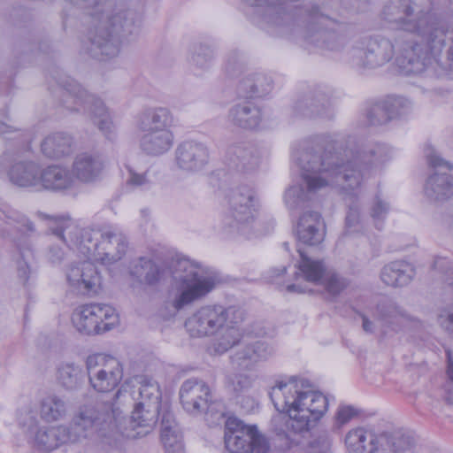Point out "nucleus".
Here are the masks:
<instances>
[{"label": "nucleus", "instance_id": "nucleus-17", "mask_svg": "<svg viewBox=\"0 0 453 453\" xmlns=\"http://www.w3.org/2000/svg\"><path fill=\"white\" fill-rule=\"evenodd\" d=\"M174 162L179 170L188 173H197L208 164L209 150L202 142L184 141L175 149Z\"/></svg>", "mask_w": 453, "mask_h": 453}, {"label": "nucleus", "instance_id": "nucleus-26", "mask_svg": "<svg viewBox=\"0 0 453 453\" xmlns=\"http://www.w3.org/2000/svg\"><path fill=\"white\" fill-rule=\"evenodd\" d=\"M424 192L434 202H445L453 196V177L446 173L435 171L427 178Z\"/></svg>", "mask_w": 453, "mask_h": 453}, {"label": "nucleus", "instance_id": "nucleus-28", "mask_svg": "<svg viewBox=\"0 0 453 453\" xmlns=\"http://www.w3.org/2000/svg\"><path fill=\"white\" fill-rule=\"evenodd\" d=\"M56 379L61 388L75 392L82 388L85 376L82 367L74 362H62L56 371Z\"/></svg>", "mask_w": 453, "mask_h": 453}, {"label": "nucleus", "instance_id": "nucleus-2", "mask_svg": "<svg viewBox=\"0 0 453 453\" xmlns=\"http://www.w3.org/2000/svg\"><path fill=\"white\" fill-rule=\"evenodd\" d=\"M388 149L342 134H325L314 147L303 150L296 163L302 183L292 186L284 200L290 210L301 208L319 191L327 188L354 196L372 175L375 165L384 162Z\"/></svg>", "mask_w": 453, "mask_h": 453}, {"label": "nucleus", "instance_id": "nucleus-30", "mask_svg": "<svg viewBox=\"0 0 453 453\" xmlns=\"http://www.w3.org/2000/svg\"><path fill=\"white\" fill-rule=\"evenodd\" d=\"M73 150V138L64 132L50 134L41 143L42 154L51 159H58L68 156Z\"/></svg>", "mask_w": 453, "mask_h": 453}, {"label": "nucleus", "instance_id": "nucleus-5", "mask_svg": "<svg viewBox=\"0 0 453 453\" xmlns=\"http://www.w3.org/2000/svg\"><path fill=\"white\" fill-rule=\"evenodd\" d=\"M243 320L244 312L238 307L208 304L192 313L185 321V327L192 337L217 335L213 348L223 354L240 342L239 325Z\"/></svg>", "mask_w": 453, "mask_h": 453}, {"label": "nucleus", "instance_id": "nucleus-16", "mask_svg": "<svg viewBox=\"0 0 453 453\" xmlns=\"http://www.w3.org/2000/svg\"><path fill=\"white\" fill-rule=\"evenodd\" d=\"M67 290L78 296H96L102 287L98 268L90 261L71 263L65 267Z\"/></svg>", "mask_w": 453, "mask_h": 453}, {"label": "nucleus", "instance_id": "nucleus-39", "mask_svg": "<svg viewBox=\"0 0 453 453\" xmlns=\"http://www.w3.org/2000/svg\"><path fill=\"white\" fill-rule=\"evenodd\" d=\"M212 49L202 43L195 44L191 53V64L199 70L209 69L213 62Z\"/></svg>", "mask_w": 453, "mask_h": 453}, {"label": "nucleus", "instance_id": "nucleus-33", "mask_svg": "<svg viewBox=\"0 0 453 453\" xmlns=\"http://www.w3.org/2000/svg\"><path fill=\"white\" fill-rule=\"evenodd\" d=\"M68 413L66 401L56 394L44 396L40 402V417L46 423L64 419Z\"/></svg>", "mask_w": 453, "mask_h": 453}, {"label": "nucleus", "instance_id": "nucleus-18", "mask_svg": "<svg viewBox=\"0 0 453 453\" xmlns=\"http://www.w3.org/2000/svg\"><path fill=\"white\" fill-rule=\"evenodd\" d=\"M300 260L297 264L296 273V283L287 286L288 292L305 293L308 291L306 287H303L298 281L303 280L312 284H319L326 273L327 272L324 262L320 259H315L307 256L301 249H298Z\"/></svg>", "mask_w": 453, "mask_h": 453}, {"label": "nucleus", "instance_id": "nucleus-45", "mask_svg": "<svg viewBox=\"0 0 453 453\" xmlns=\"http://www.w3.org/2000/svg\"><path fill=\"white\" fill-rule=\"evenodd\" d=\"M389 211L388 203L384 201L380 196H377L371 210V216L375 221V226L380 229L383 225V220Z\"/></svg>", "mask_w": 453, "mask_h": 453}, {"label": "nucleus", "instance_id": "nucleus-38", "mask_svg": "<svg viewBox=\"0 0 453 453\" xmlns=\"http://www.w3.org/2000/svg\"><path fill=\"white\" fill-rule=\"evenodd\" d=\"M134 380L140 385L139 402H143L146 405L159 407L161 393L157 382L145 375L136 376Z\"/></svg>", "mask_w": 453, "mask_h": 453}, {"label": "nucleus", "instance_id": "nucleus-36", "mask_svg": "<svg viewBox=\"0 0 453 453\" xmlns=\"http://www.w3.org/2000/svg\"><path fill=\"white\" fill-rule=\"evenodd\" d=\"M273 80L265 73L248 74L240 82V90L250 96H264L271 92Z\"/></svg>", "mask_w": 453, "mask_h": 453}, {"label": "nucleus", "instance_id": "nucleus-46", "mask_svg": "<svg viewBox=\"0 0 453 453\" xmlns=\"http://www.w3.org/2000/svg\"><path fill=\"white\" fill-rule=\"evenodd\" d=\"M19 252L23 261L19 262L18 276L25 284L29 278L30 269L28 266V260L33 257V251L30 247H27V249L19 247Z\"/></svg>", "mask_w": 453, "mask_h": 453}, {"label": "nucleus", "instance_id": "nucleus-55", "mask_svg": "<svg viewBox=\"0 0 453 453\" xmlns=\"http://www.w3.org/2000/svg\"><path fill=\"white\" fill-rule=\"evenodd\" d=\"M448 356V368H447V374L450 380L453 381V360L449 354V352H447Z\"/></svg>", "mask_w": 453, "mask_h": 453}, {"label": "nucleus", "instance_id": "nucleus-15", "mask_svg": "<svg viewBox=\"0 0 453 453\" xmlns=\"http://www.w3.org/2000/svg\"><path fill=\"white\" fill-rule=\"evenodd\" d=\"M114 415L119 417L121 421L117 426V433L119 434V446L126 439H136L148 434L155 426L159 414V407L146 405L143 402H138L129 418L122 415L119 408H114Z\"/></svg>", "mask_w": 453, "mask_h": 453}, {"label": "nucleus", "instance_id": "nucleus-29", "mask_svg": "<svg viewBox=\"0 0 453 453\" xmlns=\"http://www.w3.org/2000/svg\"><path fill=\"white\" fill-rule=\"evenodd\" d=\"M161 441L165 453H185L181 432L170 411L163 413L162 416Z\"/></svg>", "mask_w": 453, "mask_h": 453}, {"label": "nucleus", "instance_id": "nucleus-49", "mask_svg": "<svg viewBox=\"0 0 453 453\" xmlns=\"http://www.w3.org/2000/svg\"><path fill=\"white\" fill-rule=\"evenodd\" d=\"M360 223L359 206L356 203L349 205V211L346 216V226L349 231L355 232L358 230Z\"/></svg>", "mask_w": 453, "mask_h": 453}, {"label": "nucleus", "instance_id": "nucleus-37", "mask_svg": "<svg viewBox=\"0 0 453 453\" xmlns=\"http://www.w3.org/2000/svg\"><path fill=\"white\" fill-rule=\"evenodd\" d=\"M49 229L51 231L53 237H55L57 240L51 242L46 251V258L48 262H50L52 265H60L64 259L66 257L67 251L66 248L69 250H73L65 242H64L59 235H58L53 231V226H56V221L60 220H65V219H71L70 218H65V217H50L49 218ZM73 250H76V249H73Z\"/></svg>", "mask_w": 453, "mask_h": 453}, {"label": "nucleus", "instance_id": "nucleus-52", "mask_svg": "<svg viewBox=\"0 0 453 453\" xmlns=\"http://www.w3.org/2000/svg\"><path fill=\"white\" fill-rule=\"evenodd\" d=\"M13 134V138H21L23 132L20 128L12 125L6 124L0 121V135L5 136L7 139H11L10 135Z\"/></svg>", "mask_w": 453, "mask_h": 453}, {"label": "nucleus", "instance_id": "nucleus-53", "mask_svg": "<svg viewBox=\"0 0 453 453\" xmlns=\"http://www.w3.org/2000/svg\"><path fill=\"white\" fill-rule=\"evenodd\" d=\"M129 179L127 182L136 187H142L149 183L146 173H137L134 170L129 169Z\"/></svg>", "mask_w": 453, "mask_h": 453}, {"label": "nucleus", "instance_id": "nucleus-23", "mask_svg": "<svg viewBox=\"0 0 453 453\" xmlns=\"http://www.w3.org/2000/svg\"><path fill=\"white\" fill-rule=\"evenodd\" d=\"M296 236L303 244L315 246L325 237V225L319 212L306 211L300 217L296 226Z\"/></svg>", "mask_w": 453, "mask_h": 453}, {"label": "nucleus", "instance_id": "nucleus-41", "mask_svg": "<svg viewBox=\"0 0 453 453\" xmlns=\"http://www.w3.org/2000/svg\"><path fill=\"white\" fill-rule=\"evenodd\" d=\"M319 284L328 295L336 296L348 287L349 281L334 271H327Z\"/></svg>", "mask_w": 453, "mask_h": 453}, {"label": "nucleus", "instance_id": "nucleus-22", "mask_svg": "<svg viewBox=\"0 0 453 453\" xmlns=\"http://www.w3.org/2000/svg\"><path fill=\"white\" fill-rule=\"evenodd\" d=\"M229 122L242 129H255L263 119L261 107L252 100H243L234 104L228 111Z\"/></svg>", "mask_w": 453, "mask_h": 453}, {"label": "nucleus", "instance_id": "nucleus-58", "mask_svg": "<svg viewBox=\"0 0 453 453\" xmlns=\"http://www.w3.org/2000/svg\"><path fill=\"white\" fill-rule=\"evenodd\" d=\"M436 408H437V405H436V404H432V410H433V411H435V410H436Z\"/></svg>", "mask_w": 453, "mask_h": 453}, {"label": "nucleus", "instance_id": "nucleus-13", "mask_svg": "<svg viewBox=\"0 0 453 453\" xmlns=\"http://www.w3.org/2000/svg\"><path fill=\"white\" fill-rule=\"evenodd\" d=\"M86 373L91 388L97 393L112 391L123 378V367L113 357L92 354L85 360Z\"/></svg>", "mask_w": 453, "mask_h": 453}, {"label": "nucleus", "instance_id": "nucleus-42", "mask_svg": "<svg viewBox=\"0 0 453 453\" xmlns=\"http://www.w3.org/2000/svg\"><path fill=\"white\" fill-rule=\"evenodd\" d=\"M391 119L408 114L411 108V103L401 96H388L384 99Z\"/></svg>", "mask_w": 453, "mask_h": 453}, {"label": "nucleus", "instance_id": "nucleus-9", "mask_svg": "<svg viewBox=\"0 0 453 453\" xmlns=\"http://www.w3.org/2000/svg\"><path fill=\"white\" fill-rule=\"evenodd\" d=\"M173 123V115L167 108L157 107L142 111L135 124L140 133L141 150L152 156L168 151L173 143V134L170 129Z\"/></svg>", "mask_w": 453, "mask_h": 453}, {"label": "nucleus", "instance_id": "nucleus-57", "mask_svg": "<svg viewBox=\"0 0 453 453\" xmlns=\"http://www.w3.org/2000/svg\"><path fill=\"white\" fill-rule=\"evenodd\" d=\"M287 268L286 266H281L280 269H276L275 271L277 272V276H280L281 274H283L285 272H286Z\"/></svg>", "mask_w": 453, "mask_h": 453}, {"label": "nucleus", "instance_id": "nucleus-19", "mask_svg": "<svg viewBox=\"0 0 453 453\" xmlns=\"http://www.w3.org/2000/svg\"><path fill=\"white\" fill-rule=\"evenodd\" d=\"M210 398V388L202 380L189 379L180 387V403L184 410L189 413L197 414L206 410Z\"/></svg>", "mask_w": 453, "mask_h": 453}, {"label": "nucleus", "instance_id": "nucleus-47", "mask_svg": "<svg viewBox=\"0 0 453 453\" xmlns=\"http://www.w3.org/2000/svg\"><path fill=\"white\" fill-rule=\"evenodd\" d=\"M357 416V411L352 406H340L335 414V423L338 427L348 424L351 419Z\"/></svg>", "mask_w": 453, "mask_h": 453}, {"label": "nucleus", "instance_id": "nucleus-1", "mask_svg": "<svg viewBox=\"0 0 453 453\" xmlns=\"http://www.w3.org/2000/svg\"><path fill=\"white\" fill-rule=\"evenodd\" d=\"M431 0H390L381 17L398 31L394 40L361 39L352 49L353 65L370 70L394 59L405 75H440L453 70V28L431 12Z\"/></svg>", "mask_w": 453, "mask_h": 453}, {"label": "nucleus", "instance_id": "nucleus-54", "mask_svg": "<svg viewBox=\"0 0 453 453\" xmlns=\"http://www.w3.org/2000/svg\"><path fill=\"white\" fill-rule=\"evenodd\" d=\"M362 320H363V323H362V326H363V329L366 332V333H373L374 332V325L372 323V321H371L366 316H362Z\"/></svg>", "mask_w": 453, "mask_h": 453}, {"label": "nucleus", "instance_id": "nucleus-21", "mask_svg": "<svg viewBox=\"0 0 453 453\" xmlns=\"http://www.w3.org/2000/svg\"><path fill=\"white\" fill-rule=\"evenodd\" d=\"M273 349L265 341H255L242 346L231 357L234 365L241 370L251 371L259 363L267 360Z\"/></svg>", "mask_w": 453, "mask_h": 453}, {"label": "nucleus", "instance_id": "nucleus-10", "mask_svg": "<svg viewBox=\"0 0 453 453\" xmlns=\"http://www.w3.org/2000/svg\"><path fill=\"white\" fill-rule=\"evenodd\" d=\"M344 444L348 453H409L411 440L401 433H376L374 430L357 426L345 435Z\"/></svg>", "mask_w": 453, "mask_h": 453}, {"label": "nucleus", "instance_id": "nucleus-11", "mask_svg": "<svg viewBox=\"0 0 453 453\" xmlns=\"http://www.w3.org/2000/svg\"><path fill=\"white\" fill-rule=\"evenodd\" d=\"M62 104L70 111L88 114L93 123L109 139L113 133V122L104 102L88 93L79 84L62 89Z\"/></svg>", "mask_w": 453, "mask_h": 453}, {"label": "nucleus", "instance_id": "nucleus-48", "mask_svg": "<svg viewBox=\"0 0 453 453\" xmlns=\"http://www.w3.org/2000/svg\"><path fill=\"white\" fill-rule=\"evenodd\" d=\"M438 323L447 334L453 336V305L440 312Z\"/></svg>", "mask_w": 453, "mask_h": 453}, {"label": "nucleus", "instance_id": "nucleus-24", "mask_svg": "<svg viewBox=\"0 0 453 453\" xmlns=\"http://www.w3.org/2000/svg\"><path fill=\"white\" fill-rule=\"evenodd\" d=\"M297 115L305 118H331L329 100L322 93H310L298 99L294 106Z\"/></svg>", "mask_w": 453, "mask_h": 453}, {"label": "nucleus", "instance_id": "nucleus-12", "mask_svg": "<svg viewBox=\"0 0 453 453\" xmlns=\"http://www.w3.org/2000/svg\"><path fill=\"white\" fill-rule=\"evenodd\" d=\"M113 307L91 303L76 307L71 316L73 327L83 335H96L110 331L118 324Z\"/></svg>", "mask_w": 453, "mask_h": 453}, {"label": "nucleus", "instance_id": "nucleus-43", "mask_svg": "<svg viewBox=\"0 0 453 453\" xmlns=\"http://www.w3.org/2000/svg\"><path fill=\"white\" fill-rule=\"evenodd\" d=\"M367 119L371 125H383L391 120L385 100L377 102L370 107Z\"/></svg>", "mask_w": 453, "mask_h": 453}, {"label": "nucleus", "instance_id": "nucleus-25", "mask_svg": "<svg viewBox=\"0 0 453 453\" xmlns=\"http://www.w3.org/2000/svg\"><path fill=\"white\" fill-rule=\"evenodd\" d=\"M75 184L72 171L65 167L53 165L42 169L40 188L65 191L73 188Z\"/></svg>", "mask_w": 453, "mask_h": 453}, {"label": "nucleus", "instance_id": "nucleus-32", "mask_svg": "<svg viewBox=\"0 0 453 453\" xmlns=\"http://www.w3.org/2000/svg\"><path fill=\"white\" fill-rule=\"evenodd\" d=\"M227 156L233 166L242 172L255 170L259 163L257 150L249 145H233L228 149Z\"/></svg>", "mask_w": 453, "mask_h": 453}, {"label": "nucleus", "instance_id": "nucleus-7", "mask_svg": "<svg viewBox=\"0 0 453 453\" xmlns=\"http://www.w3.org/2000/svg\"><path fill=\"white\" fill-rule=\"evenodd\" d=\"M259 201L256 192L249 187L232 190L227 196V207L221 219V231L230 237L251 239L265 234L257 227V217Z\"/></svg>", "mask_w": 453, "mask_h": 453}, {"label": "nucleus", "instance_id": "nucleus-8", "mask_svg": "<svg viewBox=\"0 0 453 453\" xmlns=\"http://www.w3.org/2000/svg\"><path fill=\"white\" fill-rule=\"evenodd\" d=\"M173 276L180 286L169 303L179 311L208 296L219 282L211 272H203L200 265L189 258H180L173 266Z\"/></svg>", "mask_w": 453, "mask_h": 453}, {"label": "nucleus", "instance_id": "nucleus-20", "mask_svg": "<svg viewBox=\"0 0 453 453\" xmlns=\"http://www.w3.org/2000/svg\"><path fill=\"white\" fill-rule=\"evenodd\" d=\"M104 162L99 154L82 152L75 156L71 171L75 182L90 184L100 179Z\"/></svg>", "mask_w": 453, "mask_h": 453}, {"label": "nucleus", "instance_id": "nucleus-50", "mask_svg": "<svg viewBox=\"0 0 453 453\" xmlns=\"http://www.w3.org/2000/svg\"><path fill=\"white\" fill-rule=\"evenodd\" d=\"M19 422L20 426L27 428L29 431L36 428L39 424L36 412L32 410H28L20 413L19 417Z\"/></svg>", "mask_w": 453, "mask_h": 453}, {"label": "nucleus", "instance_id": "nucleus-6", "mask_svg": "<svg viewBox=\"0 0 453 453\" xmlns=\"http://www.w3.org/2000/svg\"><path fill=\"white\" fill-rule=\"evenodd\" d=\"M114 414V407L111 404L81 406L73 415L70 423L65 425L71 444L98 440L103 445L119 447L117 426L121 419Z\"/></svg>", "mask_w": 453, "mask_h": 453}, {"label": "nucleus", "instance_id": "nucleus-44", "mask_svg": "<svg viewBox=\"0 0 453 453\" xmlns=\"http://www.w3.org/2000/svg\"><path fill=\"white\" fill-rule=\"evenodd\" d=\"M7 223L13 225L18 230L27 233H34L35 231L34 224L20 212L9 209L5 212Z\"/></svg>", "mask_w": 453, "mask_h": 453}, {"label": "nucleus", "instance_id": "nucleus-56", "mask_svg": "<svg viewBox=\"0 0 453 453\" xmlns=\"http://www.w3.org/2000/svg\"><path fill=\"white\" fill-rule=\"evenodd\" d=\"M444 402L449 404V405H452L453 404V394L449 392L445 396H444Z\"/></svg>", "mask_w": 453, "mask_h": 453}, {"label": "nucleus", "instance_id": "nucleus-14", "mask_svg": "<svg viewBox=\"0 0 453 453\" xmlns=\"http://www.w3.org/2000/svg\"><path fill=\"white\" fill-rule=\"evenodd\" d=\"M8 169L10 181L20 188H40L42 168L20 150H5L0 157V171Z\"/></svg>", "mask_w": 453, "mask_h": 453}, {"label": "nucleus", "instance_id": "nucleus-3", "mask_svg": "<svg viewBox=\"0 0 453 453\" xmlns=\"http://www.w3.org/2000/svg\"><path fill=\"white\" fill-rule=\"evenodd\" d=\"M275 409L288 417L278 416L273 420L274 437L272 442L255 425H246L230 417L225 422V445L230 453L282 452L291 447L290 432H308L325 414L328 400L322 393L314 391L304 379L290 378L278 381L269 392Z\"/></svg>", "mask_w": 453, "mask_h": 453}, {"label": "nucleus", "instance_id": "nucleus-40", "mask_svg": "<svg viewBox=\"0 0 453 453\" xmlns=\"http://www.w3.org/2000/svg\"><path fill=\"white\" fill-rule=\"evenodd\" d=\"M253 378L250 375L240 372L229 373L226 377V388L235 395L247 392L253 384Z\"/></svg>", "mask_w": 453, "mask_h": 453}, {"label": "nucleus", "instance_id": "nucleus-35", "mask_svg": "<svg viewBox=\"0 0 453 453\" xmlns=\"http://www.w3.org/2000/svg\"><path fill=\"white\" fill-rule=\"evenodd\" d=\"M378 323L382 328L391 327L396 329L407 319L405 314L392 302L380 303L374 312Z\"/></svg>", "mask_w": 453, "mask_h": 453}, {"label": "nucleus", "instance_id": "nucleus-31", "mask_svg": "<svg viewBox=\"0 0 453 453\" xmlns=\"http://www.w3.org/2000/svg\"><path fill=\"white\" fill-rule=\"evenodd\" d=\"M35 441L40 449L47 451L56 449L63 444H71L65 425L39 429L36 432Z\"/></svg>", "mask_w": 453, "mask_h": 453}, {"label": "nucleus", "instance_id": "nucleus-51", "mask_svg": "<svg viewBox=\"0 0 453 453\" xmlns=\"http://www.w3.org/2000/svg\"><path fill=\"white\" fill-rule=\"evenodd\" d=\"M426 157L431 166L438 167L445 165L449 170L453 172V165H450L448 162L444 161L433 148L429 147L426 149Z\"/></svg>", "mask_w": 453, "mask_h": 453}, {"label": "nucleus", "instance_id": "nucleus-34", "mask_svg": "<svg viewBox=\"0 0 453 453\" xmlns=\"http://www.w3.org/2000/svg\"><path fill=\"white\" fill-rule=\"evenodd\" d=\"M130 274L141 283L155 285L160 280L161 270L151 259L139 257L131 264Z\"/></svg>", "mask_w": 453, "mask_h": 453}, {"label": "nucleus", "instance_id": "nucleus-4", "mask_svg": "<svg viewBox=\"0 0 453 453\" xmlns=\"http://www.w3.org/2000/svg\"><path fill=\"white\" fill-rule=\"evenodd\" d=\"M53 231L71 248L103 265L119 261L127 249L124 234L114 226L80 228L73 219L56 221Z\"/></svg>", "mask_w": 453, "mask_h": 453}, {"label": "nucleus", "instance_id": "nucleus-27", "mask_svg": "<svg viewBox=\"0 0 453 453\" xmlns=\"http://www.w3.org/2000/svg\"><path fill=\"white\" fill-rule=\"evenodd\" d=\"M414 275L415 270L411 264L397 260L384 265L380 271V278L387 286L396 288L409 284Z\"/></svg>", "mask_w": 453, "mask_h": 453}]
</instances>
